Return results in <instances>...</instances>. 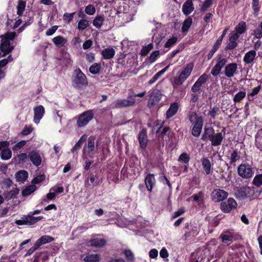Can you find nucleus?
<instances>
[{
    "label": "nucleus",
    "instance_id": "052dcab7",
    "mask_svg": "<svg viewBox=\"0 0 262 262\" xmlns=\"http://www.w3.org/2000/svg\"><path fill=\"white\" fill-rule=\"evenodd\" d=\"M159 51H155L152 52L149 57V59L150 62H155L157 60V58L159 57Z\"/></svg>",
    "mask_w": 262,
    "mask_h": 262
},
{
    "label": "nucleus",
    "instance_id": "9d476101",
    "mask_svg": "<svg viewBox=\"0 0 262 262\" xmlns=\"http://www.w3.org/2000/svg\"><path fill=\"white\" fill-rule=\"evenodd\" d=\"M28 158L34 166L38 167L41 164L43 156L39 152L32 150L29 153Z\"/></svg>",
    "mask_w": 262,
    "mask_h": 262
},
{
    "label": "nucleus",
    "instance_id": "0e129e2a",
    "mask_svg": "<svg viewBox=\"0 0 262 262\" xmlns=\"http://www.w3.org/2000/svg\"><path fill=\"white\" fill-rule=\"evenodd\" d=\"M57 29H58V26H53L51 28L48 29L47 30V31L46 32V34L47 36H51L53 34L55 33V32L56 31Z\"/></svg>",
    "mask_w": 262,
    "mask_h": 262
},
{
    "label": "nucleus",
    "instance_id": "a211bd4d",
    "mask_svg": "<svg viewBox=\"0 0 262 262\" xmlns=\"http://www.w3.org/2000/svg\"><path fill=\"white\" fill-rule=\"evenodd\" d=\"M161 99V93L158 91L153 92L150 97L148 102V105L152 106L158 103Z\"/></svg>",
    "mask_w": 262,
    "mask_h": 262
},
{
    "label": "nucleus",
    "instance_id": "473e14b6",
    "mask_svg": "<svg viewBox=\"0 0 262 262\" xmlns=\"http://www.w3.org/2000/svg\"><path fill=\"white\" fill-rule=\"evenodd\" d=\"M115 51L112 48H108L102 51V55L104 59H109L113 58L115 55Z\"/></svg>",
    "mask_w": 262,
    "mask_h": 262
},
{
    "label": "nucleus",
    "instance_id": "603ef678",
    "mask_svg": "<svg viewBox=\"0 0 262 262\" xmlns=\"http://www.w3.org/2000/svg\"><path fill=\"white\" fill-rule=\"evenodd\" d=\"M26 225L31 226L34 225V216L29 213L26 216L24 217Z\"/></svg>",
    "mask_w": 262,
    "mask_h": 262
},
{
    "label": "nucleus",
    "instance_id": "de8ad7c7",
    "mask_svg": "<svg viewBox=\"0 0 262 262\" xmlns=\"http://www.w3.org/2000/svg\"><path fill=\"white\" fill-rule=\"evenodd\" d=\"M252 184L256 187L262 185V174H256L252 181Z\"/></svg>",
    "mask_w": 262,
    "mask_h": 262
},
{
    "label": "nucleus",
    "instance_id": "c85d7f7f",
    "mask_svg": "<svg viewBox=\"0 0 262 262\" xmlns=\"http://www.w3.org/2000/svg\"><path fill=\"white\" fill-rule=\"evenodd\" d=\"M224 136L222 133L215 134L211 137V145L214 146L220 145Z\"/></svg>",
    "mask_w": 262,
    "mask_h": 262
},
{
    "label": "nucleus",
    "instance_id": "f704fd0d",
    "mask_svg": "<svg viewBox=\"0 0 262 262\" xmlns=\"http://www.w3.org/2000/svg\"><path fill=\"white\" fill-rule=\"evenodd\" d=\"M190 198H192L194 201L198 202V204L200 205L204 201V193L203 191H200L193 194Z\"/></svg>",
    "mask_w": 262,
    "mask_h": 262
},
{
    "label": "nucleus",
    "instance_id": "1a4fd4ad",
    "mask_svg": "<svg viewBox=\"0 0 262 262\" xmlns=\"http://www.w3.org/2000/svg\"><path fill=\"white\" fill-rule=\"evenodd\" d=\"M228 193L221 189H215L211 193L212 200L215 203L220 202L226 199Z\"/></svg>",
    "mask_w": 262,
    "mask_h": 262
},
{
    "label": "nucleus",
    "instance_id": "a19ab883",
    "mask_svg": "<svg viewBox=\"0 0 262 262\" xmlns=\"http://www.w3.org/2000/svg\"><path fill=\"white\" fill-rule=\"evenodd\" d=\"M192 24V19L189 17L187 19H185L183 23L182 27V32H187L189 29L190 28L191 25Z\"/></svg>",
    "mask_w": 262,
    "mask_h": 262
},
{
    "label": "nucleus",
    "instance_id": "20e7f679",
    "mask_svg": "<svg viewBox=\"0 0 262 262\" xmlns=\"http://www.w3.org/2000/svg\"><path fill=\"white\" fill-rule=\"evenodd\" d=\"M237 173L241 178L248 179L253 176L254 171L250 164L242 163L237 167Z\"/></svg>",
    "mask_w": 262,
    "mask_h": 262
},
{
    "label": "nucleus",
    "instance_id": "69168bd1",
    "mask_svg": "<svg viewBox=\"0 0 262 262\" xmlns=\"http://www.w3.org/2000/svg\"><path fill=\"white\" fill-rule=\"evenodd\" d=\"M212 4V0H205L203 4L202 10L206 11Z\"/></svg>",
    "mask_w": 262,
    "mask_h": 262
},
{
    "label": "nucleus",
    "instance_id": "f3484780",
    "mask_svg": "<svg viewBox=\"0 0 262 262\" xmlns=\"http://www.w3.org/2000/svg\"><path fill=\"white\" fill-rule=\"evenodd\" d=\"M14 49V47L11 45V42L9 39H3L0 46V49L5 54L11 52Z\"/></svg>",
    "mask_w": 262,
    "mask_h": 262
},
{
    "label": "nucleus",
    "instance_id": "6e6552de",
    "mask_svg": "<svg viewBox=\"0 0 262 262\" xmlns=\"http://www.w3.org/2000/svg\"><path fill=\"white\" fill-rule=\"evenodd\" d=\"M237 204L235 200L231 198L227 201L222 202L221 204V209L224 213H229L232 210L236 208Z\"/></svg>",
    "mask_w": 262,
    "mask_h": 262
},
{
    "label": "nucleus",
    "instance_id": "b1692460",
    "mask_svg": "<svg viewBox=\"0 0 262 262\" xmlns=\"http://www.w3.org/2000/svg\"><path fill=\"white\" fill-rule=\"evenodd\" d=\"M138 140L140 145V146L142 148H145L147 145V136L146 131L145 129H142L138 136Z\"/></svg>",
    "mask_w": 262,
    "mask_h": 262
},
{
    "label": "nucleus",
    "instance_id": "774afa93",
    "mask_svg": "<svg viewBox=\"0 0 262 262\" xmlns=\"http://www.w3.org/2000/svg\"><path fill=\"white\" fill-rule=\"evenodd\" d=\"M255 35L258 38L262 37V22L260 23L259 27L255 31Z\"/></svg>",
    "mask_w": 262,
    "mask_h": 262
},
{
    "label": "nucleus",
    "instance_id": "2f4dec72",
    "mask_svg": "<svg viewBox=\"0 0 262 262\" xmlns=\"http://www.w3.org/2000/svg\"><path fill=\"white\" fill-rule=\"evenodd\" d=\"M169 66H167L165 68H164L162 70L157 72L148 81V84L149 85H151L154 84L158 79L163 75L169 68Z\"/></svg>",
    "mask_w": 262,
    "mask_h": 262
},
{
    "label": "nucleus",
    "instance_id": "49530a36",
    "mask_svg": "<svg viewBox=\"0 0 262 262\" xmlns=\"http://www.w3.org/2000/svg\"><path fill=\"white\" fill-rule=\"evenodd\" d=\"M260 90V86H258L257 87L254 88L252 92L248 95V98L249 101H253L254 99V96L256 95Z\"/></svg>",
    "mask_w": 262,
    "mask_h": 262
},
{
    "label": "nucleus",
    "instance_id": "0eeeda50",
    "mask_svg": "<svg viewBox=\"0 0 262 262\" xmlns=\"http://www.w3.org/2000/svg\"><path fill=\"white\" fill-rule=\"evenodd\" d=\"M216 59V63L211 72V74L213 76H216L219 75L221 70L227 62V59L222 55H218Z\"/></svg>",
    "mask_w": 262,
    "mask_h": 262
},
{
    "label": "nucleus",
    "instance_id": "bf43d9fd",
    "mask_svg": "<svg viewBox=\"0 0 262 262\" xmlns=\"http://www.w3.org/2000/svg\"><path fill=\"white\" fill-rule=\"evenodd\" d=\"M252 7L254 14L256 16L259 12V0H252Z\"/></svg>",
    "mask_w": 262,
    "mask_h": 262
},
{
    "label": "nucleus",
    "instance_id": "e433bc0d",
    "mask_svg": "<svg viewBox=\"0 0 262 262\" xmlns=\"http://www.w3.org/2000/svg\"><path fill=\"white\" fill-rule=\"evenodd\" d=\"M202 164L206 173L207 174H209L211 170V163L209 160L207 158H203L202 159Z\"/></svg>",
    "mask_w": 262,
    "mask_h": 262
},
{
    "label": "nucleus",
    "instance_id": "13d9d810",
    "mask_svg": "<svg viewBox=\"0 0 262 262\" xmlns=\"http://www.w3.org/2000/svg\"><path fill=\"white\" fill-rule=\"evenodd\" d=\"M123 253L128 261L130 262L134 261V256L133 252L130 250H125Z\"/></svg>",
    "mask_w": 262,
    "mask_h": 262
},
{
    "label": "nucleus",
    "instance_id": "423d86ee",
    "mask_svg": "<svg viewBox=\"0 0 262 262\" xmlns=\"http://www.w3.org/2000/svg\"><path fill=\"white\" fill-rule=\"evenodd\" d=\"M95 137L90 136L88 139L87 144L83 147V158H86V155L90 158L93 157L94 151L95 150Z\"/></svg>",
    "mask_w": 262,
    "mask_h": 262
},
{
    "label": "nucleus",
    "instance_id": "4c0bfd02",
    "mask_svg": "<svg viewBox=\"0 0 262 262\" xmlns=\"http://www.w3.org/2000/svg\"><path fill=\"white\" fill-rule=\"evenodd\" d=\"M104 18L102 16H97L93 21V25L97 28H100L103 25Z\"/></svg>",
    "mask_w": 262,
    "mask_h": 262
},
{
    "label": "nucleus",
    "instance_id": "864d4df0",
    "mask_svg": "<svg viewBox=\"0 0 262 262\" xmlns=\"http://www.w3.org/2000/svg\"><path fill=\"white\" fill-rule=\"evenodd\" d=\"M96 9L93 5L89 4L85 7V12L88 15H92L95 14Z\"/></svg>",
    "mask_w": 262,
    "mask_h": 262
},
{
    "label": "nucleus",
    "instance_id": "39448f33",
    "mask_svg": "<svg viewBox=\"0 0 262 262\" xmlns=\"http://www.w3.org/2000/svg\"><path fill=\"white\" fill-rule=\"evenodd\" d=\"M94 114L92 110L85 111L77 117V125L78 127H82L86 125L92 120Z\"/></svg>",
    "mask_w": 262,
    "mask_h": 262
},
{
    "label": "nucleus",
    "instance_id": "5701e85b",
    "mask_svg": "<svg viewBox=\"0 0 262 262\" xmlns=\"http://www.w3.org/2000/svg\"><path fill=\"white\" fill-rule=\"evenodd\" d=\"M256 55V52L255 50H250L245 54L243 60L246 64H251L255 59Z\"/></svg>",
    "mask_w": 262,
    "mask_h": 262
},
{
    "label": "nucleus",
    "instance_id": "8fccbe9b",
    "mask_svg": "<svg viewBox=\"0 0 262 262\" xmlns=\"http://www.w3.org/2000/svg\"><path fill=\"white\" fill-rule=\"evenodd\" d=\"M189 156L186 152H183L179 156L178 161L180 162L187 164L190 161Z\"/></svg>",
    "mask_w": 262,
    "mask_h": 262
},
{
    "label": "nucleus",
    "instance_id": "680f3d73",
    "mask_svg": "<svg viewBox=\"0 0 262 262\" xmlns=\"http://www.w3.org/2000/svg\"><path fill=\"white\" fill-rule=\"evenodd\" d=\"M75 13V12L70 13H65L63 15V19L65 21H66L68 23H69L70 22H71L72 20Z\"/></svg>",
    "mask_w": 262,
    "mask_h": 262
},
{
    "label": "nucleus",
    "instance_id": "ddd939ff",
    "mask_svg": "<svg viewBox=\"0 0 262 262\" xmlns=\"http://www.w3.org/2000/svg\"><path fill=\"white\" fill-rule=\"evenodd\" d=\"M34 122L36 124H38L40 120L42 118L45 114V108L41 105H39L34 107Z\"/></svg>",
    "mask_w": 262,
    "mask_h": 262
},
{
    "label": "nucleus",
    "instance_id": "79ce46f5",
    "mask_svg": "<svg viewBox=\"0 0 262 262\" xmlns=\"http://www.w3.org/2000/svg\"><path fill=\"white\" fill-rule=\"evenodd\" d=\"M11 157L12 151L9 147L1 152V158L3 160H8L10 159Z\"/></svg>",
    "mask_w": 262,
    "mask_h": 262
},
{
    "label": "nucleus",
    "instance_id": "37998d69",
    "mask_svg": "<svg viewBox=\"0 0 262 262\" xmlns=\"http://www.w3.org/2000/svg\"><path fill=\"white\" fill-rule=\"evenodd\" d=\"M236 32L239 34L244 33L246 30V25L245 21H241L235 27Z\"/></svg>",
    "mask_w": 262,
    "mask_h": 262
},
{
    "label": "nucleus",
    "instance_id": "58836bf2",
    "mask_svg": "<svg viewBox=\"0 0 262 262\" xmlns=\"http://www.w3.org/2000/svg\"><path fill=\"white\" fill-rule=\"evenodd\" d=\"M214 129L212 127L205 128L204 133L202 137V139L206 140L207 139L211 138L214 135Z\"/></svg>",
    "mask_w": 262,
    "mask_h": 262
},
{
    "label": "nucleus",
    "instance_id": "4be33fe9",
    "mask_svg": "<svg viewBox=\"0 0 262 262\" xmlns=\"http://www.w3.org/2000/svg\"><path fill=\"white\" fill-rule=\"evenodd\" d=\"M194 10L192 0H187L183 5L182 11L186 15H189Z\"/></svg>",
    "mask_w": 262,
    "mask_h": 262
},
{
    "label": "nucleus",
    "instance_id": "aec40b11",
    "mask_svg": "<svg viewBox=\"0 0 262 262\" xmlns=\"http://www.w3.org/2000/svg\"><path fill=\"white\" fill-rule=\"evenodd\" d=\"M155 183L156 180L154 174L151 173L148 174L145 178V184L147 190L151 191Z\"/></svg>",
    "mask_w": 262,
    "mask_h": 262
},
{
    "label": "nucleus",
    "instance_id": "338daca9",
    "mask_svg": "<svg viewBox=\"0 0 262 262\" xmlns=\"http://www.w3.org/2000/svg\"><path fill=\"white\" fill-rule=\"evenodd\" d=\"M39 248L37 244L35 243L34 245L30 248L27 252L25 254L26 256L31 255L35 250H36Z\"/></svg>",
    "mask_w": 262,
    "mask_h": 262
},
{
    "label": "nucleus",
    "instance_id": "72a5a7b5",
    "mask_svg": "<svg viewBox=\"0 0 262 262\" xmlns=\"http://www.w3.org/2000/svg\"><path fill=\"white\" fill-rule=\"evenodd\" d=\"M37 189V187L35 185H31L26 187L21 191L23 196H27L33 193Z\"/></svg>",
    "mask_w": 262,
    "mask_h": 262
},
{
    "label": "nucleus",
    "instance_id": "6ab92c4d",
    "mask_svg": "<svg viewBox=\"0 0 262 262\" xmlns=\"http://www.w3.org/2000/svg\"><path fill=\"white\" fill-rule=\"evenodd\" d=\"M179 104L178 102H174L171 103L170 107L166 113V118L169 119L174 116L178 111Z\"/></svg>",
    "mask_w": 262,
    "mask_h": 262
},
{
    "label": "nucleus",
    "instance_id": "f03ea898",
    "mask_svg": "<svg viewBox=\"0 0 262 262\" xmlns=\"http://www.w3.org/2000/svg\"><path fill=\"white\" fill-rule=\"evenodd\" d=\"M72 82L73 86L77 88H80L83 85L88 84L86 77L79 68L74 71Z\"/></svg>",
    "mask_w": 262,
    "mask_h": 262
},
{
    "label": "nucleus",
    "instance_id": "7ed1b4c3",
    "mask_svg": "<svg viewBox=\"0 0 262 262\" xmlns=\"http://www.w3.org/2000/svg\"><path fill=\"white\" fill-rule=\"evenodd\" d=\"M136 103L135 98L132 95H129L126 99L116 100L112 103L111 106L113 108L129 107Z\"/></svg>",
    "mask_w": 262,
    "mask_h": 262
},
{
    "label": "nucleus",
    "instance_id": "2eb2a0df",
    "mask_svg": "<svg viewBox=\"0 0 262 262\" xmlns=\"http://www.w3.org/2000/svg\"><path fill=\"white\" fill-rule=\"evenodd\" d=\"M237 64L236 63L228 64L225 68L224 74L228 78H231L236 73Z\"/></svg>",
    "mask_w": 262,
    "mask_h": 262
},
{
    "label": "nucleus",
    "instance_id": "a878e982",
    "mask_svg": "<svg viewBox=\"0 0 262 262\" xmlns=\"http://www.w3.org/2000/svg\"><path fill=\"white\" fill-rule=\"evenodd\" d=\"M19 192V189L17 187H13L11 190L5 191L3 195L6 200H10L16 198Z\"/></svg>",
    "mask_w": 262,
    "mask_h": 262
},
{
    "label": "nucleus",
    "instance_id": "09e8293b",
    "mask_svg": "<svg viewBox=\"0 0 262 262\" xmlns=\"http://www.w3.org/2000/svg\"><path fill=\"white\" fill-rule=\"evenodd\" d=\"M178 37L177 36H172L169 38L164 45V47L169 48L173 46L177 41Z\"/></svg>",
    "mask_w": 262,
    "mask_h": 262
},
{
    "label": "nucleus",
    "instance_id": "9b49d317",
    "mask_svg": "<svg viewBox=\"0 0 262 262\" xmlns=\"http://www.w3.org/2000/svg\"><path fill=\"white\" fill-rule=\"evenodd\" d=\"M188 119L193 126L203 125L204 120L201 116H199L195 112H189Z\"/></svg>",
    "mask_w": 262,
    "mask_h": 262
},
{
    "label": "nucleus",
    "instance_id": "4d7b16f0",
    "mask_svg": "<svg viewBox=\"0 0 262 262\" xmlns=\"http://www.w3.org/2000/svg\"><path fill=\"white\" fill-rule=\"evenodd\" d=\"M100 67L97 63L92 65L89 69L90 72L93 74H96L100 72Z\"/></svg>",
    "mask_w": 262,
    "mask_h": 262
},
{
    "label": "nucleus",
    "instance_id": "c03bdc74",
    "mask_svg": "<svg viewBox=\"0 0 262 262\" xmlns=\"http://www.w3.org/2000/svg\"><path fill=\"white\" fill-rule=\"evenodd\" d=\"M246 95V93L245 91H240L235 94L233 97V101L235 103L240 102L243 99Z\"/></svg>",
    "mask_w": 262,
    "mask_h": 262
},
{
    "label": "nucleus",
    "instance_id": "f257e3e1",
    "mask_svg": "<svg viewBox=\"0 0 262 262\" xmlns=\"http://www.w3.org/2000/svg\"><path fill=\"white\" fill-rule=\"evenodd\" d=\"M193 68L192 63H188L181 71L178 72L174 77L173 83L177 85H180L189 77Z\"/></svg>",
    "mask_w": 262,
    "mask_h": 262
},
{
    "label": "nucleus",
    "instance_id": "c756f323",
    "mask_svg": "<svg viewBox=\"0 0 262 262\" xmlns=\"http://www.w3.org/2000/svg\"><path fill=\"white\" fill-rule=\"evenodd\" d=\"M28 177V173L26 170H20L16 173L15 178L17 182L23 183L25 182Z\"/></svg>",
    "mask_w": 262,
    "mask_h": 262
},
{
    "label": "nucleus",
    "instance_id": "bb28decb",
    "mask_svg": "<svg viewBox=\"0 0 262 262\" xmlns=\"http://www.w3.org/2000/svg\"><path fill=\"white\" fill-rule=\"evenodd\" d=\"M52 41L56 47L60 48L64 46L67 42V39L62 36L58 35L54 37Z\"/></svg>",
    "mask_w": 262,
    "mask_h": 262
},
{
    "label": "nucleus",
    "instance_id": "dca6fc26",
    "mask_svg": "<svg viewBox=\"0 0 262 262\" xmlns=\"http://www.w3.org/2000/svg\"><path fill=\"white\" fill-rule=\"evenodd\" d=\"M238 193L243 199L250 198L254 195V190L250 187H243L239 189Z\"/></svg>",
    "mask_w": 262,
    "mask_h": 262
},
{
    "label": "nucleus",
    "instance_id": "6e6d98bb",
    "mask_svg": "<svg viewBox=\"0 0 262 262\" xmlns=\"http://www.w3.org/2000/svg\"><path fill=\"white\" fill-rule=\"evenodd\" d=\"M45 179V176L44 174H39L35 177L32 180L33 185L40 184Z\"/></svg>",
    "mask_w": 262,
    "mask_h": 262
},
{
    "label": "nucleus",
    "instance_id": "5fc2aeb1",
    "mask_svg": "<svg viewBox=\"0 0 262 262\" xmlns=\"http://www.w3.org/2000/svg\"><path fill=\"white\" fill-rule=\"evenodd\" d=\"M13 60L12 56L9 55L7 58H4L0 60V69L3 68L10 61Z\"/></svg>",
    "mask_w": 262,
    "mask_h": 262
},
{
    "label": "nucleus",
    "instance_id": "4468645a",
    "mask_svg": "<svg viewBox=\"0 0 262 262\" xmlns=\"http://www.w3.org/2000/svg\"><path fill=\"white\" fill-rule=\"evenodd\" d=\"M239 36L237 33L232 31L231 32L229 36V42L228 43L226 49L228 50H232L235 48L237 45V40L238 39Z\"/></svg>",
    "mask_w": 262,
    "mask_h": 262
},
{
    "label": "nucleus",
    "instance_id": "f8f14e48",
    "mask_svg": "<svg viewBox=\"0 0 262 262\" xmlns=\"http://www.w3.org/2000/svg\"><path fill=\"white\" fill-rule=\"evenodd\" d=\"M208 78V75L206 74H203L202 75L192 86L191 91L194 93L199 91L202 85L207 81Z\"/></svg>",
    "mask_w": 262,
    "mask_h": 262
},
{
    "label": "nucleus",
    "instance_id": "7c9ffc66",
    "mask_svg": "<svg viewBox=\"0 0 262 262\" xmlns=\"http://www.w3.org/2000/svg\"><path fill=\"white\" fill-rule=\"evenodd\" d=\"M54 240V238L47 235H43L38 238L36 243L39 247L42 245L50 243Z\"/></svg>",
    "mask_w": 262,
    "mask_h": 262
},
{
    "label": "nucleus",
    "instance_id": "393cba45",
    "mask_svg": "<svg viewBox=\"0 0 262 262\" xmlns=\"http://www.w3.org/2000/svg\"><path fill=\"white\" fill-rule=\"evenodd\" d=\"M241 156L237 149L233 150L228 156L230 164L235 166V163L239 160Z\"/></svg>",
    "mask_w": 262,
    "mask_h": 262
},
{
    "label": "nucleus",
    "instance_id": "c9c22d12",
    "mask_svg": "<svg viewBox=\"0 0 262 262\" xmlns=\"http://www.w3.org/2000/svg\"><path fill=\"white\" fill-rule=\"evenodd\" d=\"M85 262H99L100 256L97 254H92L86 255L83 259Z\"/></svg>",
    "mask_w": 262,
    "mask_h": 262
},
{
    "label": "nucleus",
    "instance_id": "3c124183",
    "mask_svg": "<svg viewBox=\"0 0 262 262\" xmlns=\"http://www.w3.org/2000/svg\"><path fill=\"white\" fill-rule=\"evenodd\" d=\"M203 125L200 126H193L191 133L194 137H199L202 130Z\"/></svg>",
    "mask_w": 262,
    "mask_h": 262
},
{
    "label": "nucleus",
    "instance_id": "ea45409f",
    "mask_svg": "<svg viewBox=\"0 0 262 262\" xmlns=\"http://www.w3.org/2000/svg\"><path fill=\"white\" fill-rule=\"evenodd\" d=\"M26 6V2L23 1H19L17 6V14L19 16L22 15Z\"/></svg>",
    "mask_w": 262,
    "mask_h": 262
},
{
    "label": "nucleus",
    "instance_id": "412c9836",
    "mask_svg": "<svg viewBox=\"0 0 262 262\" xmlns=\"http://www.w3.org/2000/svg\"><path fill=\"white\" fill-rule=\"evenodd\" d=\"M220 238L221 239L223 243L228 245L230 244L233 240V235L229 231H225L222 233L220 235Z\"/></svg>",
    "mask_w": 262,
    "mask_h": 262
},
{
    "label": "nucleus",
    "instance_id": "e2e57ef3",
    "mask_svg": "<svg viewBox=\"0 0 262 262\" xmlns=\"http://www.w3.org/2000/svg\"><path fill=\"white\" fill-rule=\"evenodd\" d=\"M26 141L25 140H21L16 143L12 148L13 150H18L25 145Z\"/></svg>",
    "mask_w": 262,
    "mask_h": 262
},
{
    "label": "nucleus",
    "instance_id": "a18cd8bd",
    "mask_svg": "<svg viewBox=\"0 0 262 262\" xmlns=\"http://www.w3.org/2000/svg\"><path fill=\"white\" fill-rule=\"evenodd\" d=\"M89 25V21L87 19H80L78 23L77 29L79 30H83L88 27Z\"/></svg>",
    "mask_w": 262,
    "mask_h": 262
},
{
    "label": "nucleus",
    "instance_id": "cd10ccee",
    "mask_svg": "<svg viewBox=\"0 0 262 262\" xmlns=\"http://www.w3.org/2000/svg\"><path fill=\"white\" fill-rule=\"evenodd\" d=\"M90 245L95 247H102L106 243L105 240L100 237L96 236L90 241Z\"/></svg>",
    "mask_w": 262,
    "mask_h": 262
}]
</instances>
